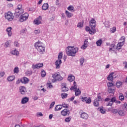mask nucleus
Here are the masks:
<instances>
[{
	"mask_svg": "<svg viewBox=\"0 0 127 127\" xmlns=\"http://www.w3.org/2000/svg\"><path fill=\"white\" fill-rule=\"evenodd\" d=\"M93 105L94 106H95V107H99V106H100V103H99V101H98V100L95 99Z\"/></svg>",
	"mask_w": 127,
	"mask_h": 127,
	"instance_id": "obj_33",
	"label": "nucleus"
},
{
	"mask_svg": "<svg viewBox=\"0 0 127 127\" xmlns=\"http://www.w3.org/2000/svg\"><path fill=\"white\" fill-rule=\"evenodd\" d=\"M35 48L37 49L40 54H43L45 52V47L43 45V43L40 41L36 42L34 45Z\"/></svg>",
	"mask_w": 127,
	"mask_h": 127,
	"instance_id": "obj_3",
	"label": "nucleus"
},
{
	"mask_svg": "<svg viewBox=\"0 0 127 127\" xmlns=\"http://www.w3.org/2000/svg\"><path fill=\"white\" fill-rule=\"evenodd\" d=\"M71 119H72L71 118V117H67L66 118H65V122L66 123H69V122L71 121Z\"/></svg>",
	"mask_w": 127,
	"mask_h": 127,
	"instance_id": "obj_45",
	"label": "nucleus"
},
{
	"mask_svg": "<svg viewBox=\"0 0 127 127\" xmlns=\"http://www.w3.org/2000/svg\"><path fill=\"white\" fill-rule=\"evenodd\" d=\"M107 106H113V103L110 101L107 105H106Z\"/></svg>",
	"mask_w": 127,
	"mask_h": 127,
	"instance_id": "obj_59",
	"label": "nucleus"
},
{
	"mask_svg": "<svg viewBox=\"0 0 127 127\" xmlns=\"http://www.w3.org/2000/svg\"><path fill=\"white\" fill-rule=\"evenodd\" d=\"M122 86H123V82L118 81L116 83V86L117 87V88H120L121 87H122Z\"/></svg>",
	"mask_w": 127,
	"mask_h": 127,
	"instance_id": "obj_32",
	"label": "nucleus"
},
{
	"mask_svg": "<svg viewBox=\"0 0 127 127\" xmlns=\"http://www.w3.org/2000/svg\"><path fill=\"white\" fill-rule=\"evenodd\" d=\"M34 32L36 34H38V33H40V30H35Z\"/></svg>",
	"mask_w": 127,
	"mask_h": 127,
	"instance_id": "obj_58",
	"label": "nucleus"
},
{
	"mask_svg": "<svg viewBox=\"0 0 127 127\" xmlns=\"http://www.w3.org/2000/svg\"><path fill=\"white\" fill-rule=\"evenodd\" d=\"M107 86L108 88H111V87H113V86H114V83H113V82H108L107 83Z\"/></svg>",
	"mask_w": 127,
	"mask_h": 127,
	"instance_id": "obj_46",
	"label": "nucleus"
},
{
	"mask_svg": "<svg viewBox=\"0 0 127 127\" xmlns=\"http://www.w3.org/2000/svg\"><path fill=\"white\" fill-rule=\"evenodd\" d=\"M29 82V79L27 77H23L22 78H21V83L22 84H27Z\"/></svg>",
	"mask_w": 127,
	"mask_h": 127,
	"instance_id": "obj_14",
	"label": "nucleus"
},
{
	"mask_svg": "<svg viewBox=\"0 0 127 127\" xmlns=\"http://www.w3.org/2000/svg\"><path fill=\"white\" fill-rule=\"evenodd\" d=\"M62 63V61L57 60L55 62L56 69H60V67Z\"/></svg>",
	"mask_w": 127,
	"mask_h": 127,
	"instance_id": "obj_11",
	"label": "nucleus"
},
{
	"mask_svg": "<svg viewBox=\"0 0 127 127\" xmlns=\"http://www.w3.org/2000/svg\"><path fill=\"white\" fill-rule=\"evenodd\" d=\"M41 20H42V16H39V17H38L34 20L33 24L35 25H39V24H41V23H42Z\"/></svg>",
	"mask_w": 127,
	"mask_h": 127,
	"instance_id": "obj_7",
	"label": "nucleus"
},
{
	"mask_svg": "<svg viewBox=\"0 0 127 127\" xmlns=\"http://www.w3.org/2000/svg\"><path fill=\"white\" fill-rule=\"evenodd\" d=\"M90 26L91 29L89 27L86 26L85 28V30L88 31L90 34L93 35L95 34L97 31H96V20L94 18H92L90 20L89 22Z\"/></svg>",
	"mask_w": 127,
	"mask_h": 127,
	"instance_id": "obj_1",
	"label": "nucleus"
},
{
	"mask_svg": "<svg viewBox=\"0 0 127 127\" xmlns=\"http://www.w3.org/2000/svg\"><path fill=\"white\" fill-rule=\"evenodd\" d=\"M65 15L67 16V17H68L69 18H70V17H72V16H73V14H72V13H70L67 10L65 11Z\"/></svg>",
	"mask_w": 127,
	"mask_h": 127,
	"instance_id": "obj_26",
	"label": "nucleus"
},
{
	"mask_svg": "<svg viewBox=\"0 0 127 127\" xmlns=\"http://www.w3.org/2000/svg\"><path fill=\"white\" fill-rule=\"evenodd\" d=\"M83 26H84V24L81 22H79L77 24V27H79V28H82Z\"/></svg>",
	"mask_w": 127,
	"mask_h": 127,
	"instance_id": "obj_41",
	"label": "nucleus"
},
{
	"mask_svg": "<svg viewBox=\"0 0 127 127\" xmlns=\"http://www.w3.org/2000/svg\"><path fill=\"white\" fill-rule=\"evenodd\" d=\"M24 12L23 9H15V14L17 16H19Z\"/></svg>",
	"mask_w": 127,
	"mask_h": 127,
	"instance_id": "obj_13",
	"label": "nucleus"
},
{
	"mask_svg": "<svg viewBox=\"0 0 127 127\" xmlns=\"http://www.w3.org/2000/svg\"><path fill=\"white\" fill-rule=\"evenodd\" d=\"M69 114H70V111H69L68 109H64L61 112V115L64 117L67 116V115H69Z\"/></svg>",
	"mask_w": 127,
	"mask_h": 127,
	"instance_id": "obj_10",
	"label": "nucleus"
},
{
	"mask_svg": "<svg viewBox=\"0 0 127 127\" xmlns=\"http://www.w3.org/2000/svg\"><path fill=\"white\" fill-rule=\"evenodd\" d=\"M47 86L49 87V88H53V86L52 85V84L51 83H47Z\"/></svg>",
	"mask_w": 127,
	"mask_h": 127,
	"instance_id": "obj_53",
	"label": "nucleus"
},
{
	"mask_svg": "<svg viewBox=\"0 0 127 127\" xmlns=\"http://www.w3.org/2000/svg\"><path fill=\"white\" fill-rule=\"evenodd\" d=\"M14 74H17L19 72V69L18 67L16 66L14 68Z\"/></svg>",
	"mask_w": 127,
	"mask_h": 127,
	"instance_id": "obj_37",
	"label": "nucleus"
},
{
	"mask_svg": "<svg viewBox=\"0 0 127 127\" xmlns=\"http://www.w3.org/2000/svg\"><path fill=\"white\" fill-rule=\"evenodd\" d=\"M62 109V105H57L56 107L55 108V111H60Z\"/></svg>",
	"mask_w": 127,
	"mask_h": 127,
	"instance_id": "obj_27",
	"label": "nucleus"
},
{
	"mask_svg": "<svg viewBox=\"0 0 127 127\" xmlns=\"http://www.w3.org/2000/svg\"><path fill=\"white\" fill-rule=\"evenodd\" d=\"M100 111L101 113V114H105V113L106 112V111L105 110H104V109L101 108L100 109Z\"/></svg>",
	"mask_w": 127,
	"mask_h": 127,
	"instance_id": "obj_56",
	"label": "nucleus"
},
{
	"mask_svg": "<svg viewBox=\"0 0 127 127\" xmlns=\"http://www.w3.org/2000/svg\"><path fill=\"white\" fill-rule=\"evenodd\" d=\"M120 42L121 43H123V44H125V42L126 41V37L125 36L121 37L120 39Z\"/></svg>",
	"mask_w": 127,
	"mask_h": 127,
	"instance_id": "obj_34",
	"label": "nucleus"
},
{
	"mask_svg": "<svg viewBox=\"0 0 127 127\" xmlns=\"http://www.w3.org/2000/svg\"><path fill=\"white\" fill-rule=\"evenodd\" d=\"M14 46H16V47H17L18 46V42H15L14 43Z\"/></svg>",
	"mask_w": 127,
	"mask_h": 127,
	"instance_id": "obj_63",
	"label": "nucleus"
},
{
	"mask_svg": "<svg viewBox=\"0 0 127 127\" xmlns=\"http://www.w3.org/2000/svg\"><path fill=\"white\" fill-rule=\"evenodd\" d=\"M29 101L28 97H24L21 100L22 104H26Z\"/></svg>",
	"mask_w": 127,
	"mask_h": 127,
	"instance_id": "obj_23",
	"label": "nucleus"
},
{
	"mask_svg": "<svg viewBox=\"0 0 127 127\" xmlns=\"http://www.w3.org/2000/svg\"><path fill=\"white\" fill-rule=\"evenodd\" d=\"M119 115H120V116H125V112H124V111L123 110H120L118 112Z\"/></svg>",
	"mask_w": 127,
	"mask_h": 127,
	"instance_id": "obj_44",
	"label": "nucleus"
},
{
	"mask_svg": "<svg viewBox=\"0 0 127 127\" xmlns=\"http://www.w3.org/2000/svg\"><path fill=\"white\" fill-rule=\"evenodd\" d=\"M69 90V88L67 87L66 83H64L62 84V91L63 92H67Z\"/></svg>",
	"mask_w": 127,
	"mask_h": 127,
	"instance_id": "obj_9",
	"label": "nucleus"
},
{
	"mask_svg": "<svg viewBox=\"0 0 127 127\" xmlns=\"http://www.w3.org/2000/svg\"><path fill=\"white\" fill-rule=\"evenodd\" d=\"M123 64H124V65H125V68L126 69H127V62H124Z\"/></svg>",
	"mask_w": 127,
	"mask_h": 127,
	"instance_id": "obj_62",
	"label": "nucleus"
},
{
	"mask_svg": "<svg viewBox=\"0 0 127 127\" xmlns=\"http://www.w3.org/2000/svg\"><path fill=\"white\" fill-rule=\"evenodd\" d=\"M115 90L114 89L108 88V92L110 94H113V93H115Z\"/></svg>",
	"mask_w": 127,
	"mask_h": 127,
	"instance_id": "obj_36",
	"label": "nucleus"
},
{
	"mask_svg": "<svg viewBox=\"0 0 127 127\" xmlns=\"http://www.w3.org/2000/svg\"><path fill=\"white\" fill-rule=\"evenodd\" d=\"M52 77L54 79L52 80L53 83H55V82H57V81H62V80H63V77L61 76L59 72L53 74L52 75Z\"/></svg>",
	"mask_w": 127,
	"mask_h": 127,
	"instance_id": "obj_4",
	"label": "nucleus"
},
{
	"mask_svg": "<svg viewBox=\"0 0 127 127\" xmlns=\"http://www.w3.org/2000/svg\"><path fill=\"white\" fill-rule=\"evenodd\" d=\"M81 101H82V102H85L86 104H91V103H92V99L90 97H82Z\"/></svg>",
	"mask_w": 127,
	"mask_h": 127,
	"instance_id": "obj_8",
	"label": "nucleus"
},
{
	"mask_svg": "<svg viewBox=\"0 0 127 127\" xmlns=\"http://www.w3.org/2000/svg\"><path fill=\"white\" fill-rule=\"evenodd\" d=\"M5 17L8 21H12V20H13V18H14V15H13V13L11 12L8 11L5 13Z\"/></svg>",
	"mask_w": 127,
	"mask_h": 127,
	"instance_id": "obj_5",
	"label": "nucleus"
},
{
	"mask_svg": "<svg viewBox=\"0 0 127 127\" xmlns=\"http://www.w3.org/2000/svg\"><path fill=\"white\" fill-rule=\"evenodd\" d=\"M116 101H117V99L116 98V97H113L112 98H111L110 101H111L112 103H116Z\"/></svg>",
	"mask_w": 127,
	"mask_h": 127,
	"instance_id": "obj_47",
	"label": "nucleus"
},
{
	"mask_svg": "<svg viewBox=\"0 0 127 127\" xmlns=\"http://www.w3.org/2000/svg\"><path fill=\"white\" fill-rule=\"evenodd\" d=\"M74 92L76 96H80V95H81V90H80V89L79 88L77 90H74Z\"/></svg>",
	"mask_w": 127,
	"mask_h": 127,
	"instance_id": "obj_28",
	"label": "nucleus"
},
{
	"mask_svg": "<svg viewBox=\"0 0 127 127\" xmlns=\"http://www.w3.org/2000/svg\"><path fill=\"white\" fill-rule=\"evenodd\" d=\"M62 108H68L69 107V105L66 104V103H64L62 104Z\"/></svg>",
	"mask_w": 127,
	"mask_h": 127,
	"instance_id": "obj_49",
	"label": "nucleus"
},
{
	"mask_svg": "<svg viewBox=\"0 0 127 127\" xmlns=\"http://www.w3.org/2000/svg\"><path fill=\"white\" fill-rule=\"evenodd\" d=\"M54 105H55V102H52L51 104L50 105V108H53V107H54Z\"/></svg>",
	"mask_w": 127,
	"mask_h": 127,
	"instance_id": "obj_54",
	"label": "nucleus"
},
{
	"mask_svg": "<svg viewBox=\"0 0 127 127\" xmlns=\"http://www.w3.org/2000/svg\"><path fill=\"white\" fill-rule=\"evenodd\" d=\"M115 31H117V28H116V27L110 29V32H111V33H115Z\"/></svg>",
	"mask_w": 127,
	"mask_h": 127,
	"instance_id": "obj_39",
	"label": "nucleus"
},
{
	"mask_svg": "<svg viewBox=\"0 0 127 127\" xmlns=\"http://www.w3.org/2000/svg\"><path fill=\"white\" fill-rule=\"evenodd\" d=\"M37 117H42L43 116V114L41 112H40L39 113L37 114Z\"/></svg>",
	"mask_w": 127,
	"mask_h": 127,
	"instance_id": "obj_60",
	"label": "nucleus"
},
{
	"mask_svg": "<svg viewBox=\"0 0 127 127\" xmlns=\"http://www.w3.org/2000/svg\"><path fill=\"white\" fill-rule=\"evenodd\" d=\"M119 99V100H120V101H124L125 100V96H124V94H123V93H120Z\"/></svg>",
	"mask_w": 127,
	"mask_h": 127,
	"instance_id": "obj_30",
	"label": "nucleus"
},
{
	"mask_svg": "<svg viewBox=\"0 0 127 127\" xmlns=\"http://www.w3.org/2000/svg\"><path fill=\"white\" fill-rule=\"evenodd\" d=\"M102 43H103V41L102 40V39H100L96 42V44L97 46H101Z\"/></svg>",
	"mask_w": 127,
	"mask_h": 127,
	"instance_id": "obj_35",
	"label": "nucleus"
},
{
	"mask_svg": "<svg viewBox=\"0 0 127 127\" xmlns=\"http://www.w3.org/2000/svg\"><path fill=\"white\" fill-rule=\"evenodd\" d=\"M84 62H85V59H84V58H81L80 60V65H83V64H84Z\"/></svg>",
	"mask_w": 127,
	"mask_h": 127,
	"instance_id": "obj_50",
	"label": "nucleus"
},
{
	"mask_svg": "<svg viewBox=\"0 0 127 127\" xmlns=\"http://www.w3.org/2000/svg\"><path fill=\"white\" fill-rule=\"evenodd\" d=\"M124 108H125V109H127V103H124Z\"/></svg>",
	"mask_w": 127,
	"mask_h": 127,
	"instance_id": "obj_64",
	"label": "nucleus"
},
{
	"mask_svg": "<svg viewBox=\"0 0 127 127\" xmlns=\"http://www.w3.org/2000/svg\"><path fill=\"white\" fill-rule=\"evenodd\" d=\"M28 16H29L28 13H24L23 14L21 15L19 18V21H20V22L26 21V20L28 19Z\"/></svg>",
	"mask_w": 127,
	"mask_h": 127,
	"instance_id": "obj_6",
	"label": "nucleus"
},
{
	"mask_svg": "<svg viewBox=\"0 0 127 127\" xmlns=\"http://www.w3.org/2000/svg\"><path fill=\"white\" fill-rule=\"evenodd\" d=\"M68 96L67 94L66 93H62V99H66Z\"/></svg>",
	"mask_w": 127,
	"mask_h": 127,
	"instance_id": "obj_43",
	"label": "nucleus"
},
{
	"mask_svg": "<svg viewBox=\"0 0 127 127\" xmlns=\"http://www.w3.org/2000/svg\"><path fill=\"white\" fill-rule=\"evenodd\" d=\"M19 91L22 95H25L26 93V88L24 86H21L19 87Z\"/></svg>",
	"mask_w": 127,
	"mask_h": 127,
	"instance_id": "obj_12",
	"label": "nucleus"
},
{
	"mask_svg": "<svg viewBox=\"0 0 127 127\" xmlns=\"http://www.w3.org/2000/svg\"><path fill=\"white\" fill-rule=\"evenodd\" d=\"M89 42L87 41H85L84 44L81 46V49H86L88 47Z\"/></svg>",
	"mask_w": 127,
	"mask_h": 127,
	"instance_id": "obj_22",
	"label": "nucleus"
},
{
	"mask_svg": "<svg viewBox=\"0 0 127 127\" xmlns=\"http://www.w3.org/2000/svg\"><path fill=\"white\" fill-rule=\"evenodd\" d=\"M80 117L83 120H87V119L89 118V116L87 115V113L85 112H83L82 113H81L80 115Z\"/></svg>",
	"mask_w": 127,
	"mask_h": 127,
	"instance_id": "obj_17",
	"label": "nucleus"
},
{
	"mask_svg": "<svg viewBox=\"0 0 127 127\" xmlns=\"http://www.w3.org/2000/svg\"><path fill=\"white\" fill-rule=\"evenodd\" d=\"M20 82H21V79H18L16 82V84L17 85H18V84L20 83Z\"/></svg>",
	"mask_w": 127,
	"mask_h": 127,
	"instance_id": "obj_61",
	"label": "nucleus"
},
{
	"mask_svg": "<svg viewBox=\"0 0 127 127\" xmlns=\"http://www.w3.org/2000/svg\"><path fill=\"white\" fill-rule=\"evenodd\" d=\"M16 9H22V4H19Z\"/></svg>",
	"mask_w": 127,
	"mask_h": 127,
	"instance_id": "obj_48",
	"label": "nucleus"
},
{
	"mask_svg": "<svg viewBox=\"0 0 127 127\" xmlns=\"http://www.w3.org/2000/svg\"><path fill=\"white\" fill-rule=\"evenodd\" d=\"M115 73L111 72L108 76L107 79L108 81H110L111 82H113V80H114V77L113 76V75H114Z\"/></svg>",
	"mask_w": 127,
	"mask_h": 127,
	"instance_id": "obj_18",
	"label": "nucleus"
},
{
	"mask_svg": "<svg viewBox=\"0 0 127 127\" xmlns=\"http://www.w3.org/2000/svg\"><path fill=\"white\" fill-rule=\"evenodd\" d=\"M78 89V85H77V83H76V82L74 81L73 82V86H72L70 88V90L71 91H75L76 90H77Z\"/></svg>",
	"mask_w": 127,
	"mask_h": 127,
	"instance_id": "obj_15",
	"label": "nucleus"
},
{
	"mask_svg": "<svg viewBox=\"0 0 127 127\" xmlns=\"http://www.w3.org/2000/svg\"><path fill=\"white\" fill-rule=\"evenodd\" d=\"M7 6L8 7H12L13 6V4H12V3H8L7 5Z\"/></svg>",
	"mask_w": 127,
	"mask_h": 127,
	"instance_id": "obj_57",
	"label": "nucleus"
},
{
	"mask_svg": "<svg viewBox=\"0 0 127 127\" xmlns=\"http://www.w3.org/2000/svg\"><path fill=\"white\" fill-rule=\"evenodd\" d=\"M42 67H43V64H38L35 65H33V69H39L40 68H41Z\"/></svg>",
	"mask_w": 127,
	"mask_h": 127,
	"instance_id": "obj_16",
	"label": "nucleus"
},
{
	"mask_svg": "<svg viewBox=\"0 0 127 127\" xmlns=\"http://www.w3.org/2000/svg\"><path fill=\"white\" fill-rule=\"evenodd\" d=\"M101 93H98L97 97L95 99L96 101H98V102H101L102 101V97H101Z\"/></svg>",
	"mask_w": 127,
	"mask_h": 127,
	"instance_id": "obj_31",
	"label": "nucleus"
},
{
	"mask_svg": "<svg viewBox=\"0 0 127 127\" xmlns=\"http://www.w3.org/2000/svg\"><path fill=\"white\" fill-rule=\"evenodd\" d=\"M15 79V76L12 75L7 77V80L9 82H11V81H13Z\"/></svg>",
	"mask_w": 127,
	"mask_h": 127,
	"instance_id": "obj_29",
	"label": "nucleus"
},
{
	"mask_svg": "<svg viewBox=\"0 0 127 127\" xmlns=\"http://www.w3.org/2000/svg\"><path fill=\"white\" fill-rule=\"evenodd\" d=\"M67 80L69 82H73L75 80V76L72 74H70L67 78Z\"/></svg>",
	"mask_w": 127,
	"mask_h": 127,
	"instance_id": "obj_20",
	"label": "nucleus"
},
{
	"mask_svg": "<svg viewBox=\"0 0 127 127\" xmlns=\"http://www.w3.org/2000/svg\"><path fill=\"white\" fill-rule=\"evenodd\" d=\"M11 54H12L13 55H16V56H18V55H19V52L17 51L16 49H15L14 50L11 52Z\"/></svg>",
	"mask_w": 127,
	"mask_h": 127,
	"instance_id": "obj_25",
	"label": "nucleus"
},
{
	"mask_svg": "<svg viewBox=\"0 0 127 127\" xmlns=\"http://www.w3.org/2000/svg\"><path fill=\"white\" fill-rule=\"evenodd\" d=\"M63 57V53L62 52L60 53L58 56V59H59L58 60H61Z\"/></svg>",
	"mask_w": 127,
	"mask_h": 127,
	"instance_id": "obj_40",
	"label": "nucleus"
},
{
	"mask_svg": "<svg viewBox=\"0 0 127 127\" xmlns=\"http://www.w3.org/2000/svg\"><path fill=\"white\" fill-rule=\"evenodd\" d=\"M118 112H119V110H118V109H113L112 110V113L113 114H118Z\"/></svg>",
	"mask_w": 127,
	"mask_h": 127,
	"instance_id": "obj_52",
	"label": "nucleus"
},
{
	"mask_svg": "<svg viewBox=\"0 0 127 127\" xmlns=\"http://www.w3.org/2000/svg\"><path fill=\"white\" fill-rule=\"evenodd\" d=\"M124 43L119 42L117 45V49L120 50V49H122V47L124 46Z\"/></svg>",
	"mask_w": 127,
	"mask_h": 127,
	"instance_id": "obj_24",
	"label": "nucleus"
},
{
	"mask_svg": "<svg viewBox=\"0 0 127 127\" xmlns=\"http://www.w3.org/2000/svg\"><path fill=\"white\" fill-rule=\"evenodd\" d=\"M11 29H12V28H11V27H9L6 29V32L8 36H11L12 34Z\"/></svg>",
	"mask_w": 127,
	"mask_h": 127,
	"instance_id": "obj_19",
	"label": "nucleus"
},
{
	"mask_svg": "<svg viewBox=\"0 0 127 127\" xmlns=\"http://www.w3.org/2000/svg\"><path fill=\"white\" fill-rule=\"evenodd\" d=\"M78 50L79 48H78V47L68 46L65 50V52L67 56H72V57H74Z\"/></svg>",
	"mask_w": 127,
	"mask_h": 127,
	"instance_id": "obj_2",
	"label": "nucleus"
},
{
	"mask_svg": "<svg viewBox=\"0 0 127 127\" xmlns=\"http://www.w3.org/2000/svg\"><path fill=\"white\" fill-rule=\"evenodd\" d=\"M67 9L68 10H69V11H72V10H73V11H75V10H74V6L72 5H70L69 6H68L67 7Z\"/></svg>",
	"mask_w": 127,
	"mask_h": 127,
	"instance_id": "obj_38",
	"label": "nucleus"
},
{
	"mask_svg": "<svg viewBox=\"0 0 127 127\" xmlns=\"http://www.w3.org/2000/svg\"><path fill=\"white\" fill-rule=\"evenodd\" d=\"M9 46V42L8 41H7L5 43V46L6 47H8Z\"/></svg>",
	"mask_w": 127,
	"mask_h": 127,
	"instance_id": "obj_55",
	"label": "nucleus"
},
{
	"mask_svg": "<svg viewBox=\"0 0 127 127\" xmlns=\"http://www.w3.org/2000/svg\"><path fill=\"white\" fill-rule=\"evenodd\" d=\"M5 73L4 72V71H1L0 72V77H2L4 76Z\"/></svg>",
	"mask_w": 127,
	"mask_h": 127,
	"instance_id": "obj_51",
	"label": "nucleus"
},
{
	"mask_svg": "<svg viewBox=\"0 0 127 127\" xmlns=\"http://www.w3.org/2000/svg\"><path fill=\"white\" fill-rule=\"evenodd\" d=\"M41 75L42 77H45V76H46V72H45V71L43 70H42L41 72Z\"/></svg>",
	"mask_w": 127,
	"mask_h": 127,
	"instance_id": "obj_42",
	"label": "nucleus"
},
{
	"mask_svg": "<svg viewBox=\"0 0 127 127\" xmlns=\"http://www.w3.org/2000/svg\"><path fill=\"white\" fill-rule=\"evenodd\" d=\"M48 7H49V5H48V3H46L43 4L42 8L43 10H47V9H48Z\"/></svg>",
	"mask_w": 127,
	"mask_h": 127,
	"instance_id": "obj_21",
	"label": "nucleus"
}]
</instances>
